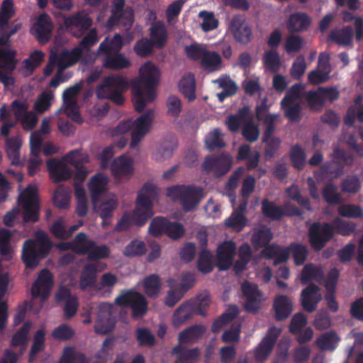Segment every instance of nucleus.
I'll return each instance as SVG.
<instances>
[{
    "mask_svg": "<svg viewBox=\"0 0 363 363\" xmlns=\"http://www.w3.org/2000/svg\"><path fill=\"white\" fill-rule=\"evenodd\" d=\"M157 195L156 186L150 182L145 183L138 194L135 208L132 214L125 213L123 215L116 224V230H127L132 224L138 227L145 225L154 214L153 201L157 197Z\"/></svg>",
    "mask_w": 363,
    "mask_h": 363,
    "instance_id": "1",
    "label": "nucleus"
},
{
    "mask_svg": "<svg viewBox=\"0 0 363 363\" xmlns=\"http://www.w3.org/2000/svg\"><path fill=\"white\" fill-rule=\"evenodd\" d=\"M159 79L160 71L152 62L142 65L139 77L132 82V101L136 111L143 112L147 104L155 100V87Z\"/></svg>",
    "mask_w": 363,
    "mask_h": 363,
    "instance_id": "2",
    "label": "nucleus"
},
{
    "mask_svg": "<svg viewBox=\"0 0 363 363\" xmlns=\"http://www.w3.org/2000/svg\"><path fill=\"white\" fill-rule=\"evenodd\" d=\"M356 227L354 223L340 218H335L332 223L314 222L308 228V242L314 252H320L333 239L335 233L350 236Z\"/></svg>",
    "mask_w": 363,
    "mask_h": 363,
    "instance_id": "3",
    "label": "nucleus"
},
{
    "mask_svg": "<svg viewBox=\"0 0 363 363\" xmlns=\"http://www.w3.org/2000/svg\"><path fill=\"white\" fill-rule=\"evenodd\" d=\"M52 242L43 230L35 233V240H26L23 245L21 259L26 268L36 267L40 260L45 258L50 253Z\"/></svg>",
    "mask_w": 363,
    "mask_h": 363,
    "instance_id": "4",
    "label": "nucleus"
},
{
    "mask_svg": "<svg viewBox=\"0 0 363 363\" xmlns=\"http://www.w3.org/2000/svg\"><path fill=\"white\" fill-rule=\"evenodd\" d=\"M332 160L323 163L318 170L314 172V177L318 181H321L326 176L334 179L339 178L345 173V167H350L354 163V157L348 151L336 147L330 154Z\"/></svg>",
    "mask_w": 363,
    "mask_h": 363,
    "instance_id": "5",
    "label": "nucleus"
},
{
    "mask_svg": "<svg viewBox=\"0 0 363 363\" xmlns=\"http://www.w3.org/2000/svg\"><path fill=\"white\" fill-rule=\"evenodd\" d=\"M128 87L129 83L125 77L112 74L106 77L101 84L96 86L95 94L99 99H109L116 105L121 106L125 100L123 94Z\"/></svg>",
    "mask_w": 363,
    "mask_h": 363,
    "instance_id": "6",
    "label": "nucleus"
},
{
    "mask_svg": "<svg viewBox=\"0 0 363 363\" xmlns=\"http://www.w3.org/2000/svg\"><path fill=\"white\" fill-rule=\"evenodd\" d=\"M167 196L180 201L185 211L194 209L203 198V189L194 185H175L167 188Z\"/></svg>",
    "mask_w": 363,
    "mask_h": 363,
    "instance_id": "7",
    "label": "nucleus"
},
{
    "mask_svg": "<svg viewBox=\"0 0 363 363\" xmlns=\"http://www.w3.org/2000/svg\"><path fill=\"white\" fill-rule=\"evenodd\" d=\"M18 205L23 212V221L26 223H35L39 220L40 203L38 189L35 186L28 185L23 191L18 199Z\"/></svg>",
    "mask_w": 363,
    "mask_h": 363,
    "instance_id": "8",
    "label": "nucleus"
},
{
    "mask_svg": "<svg viewBox=\"0 0 363 363\" xmlns=\"http://www.w3.org/2000/svg\"><path fill=\"white\" fill-rule=\"evenodd\" d=\"M134 11L130 6L125 7V0H113L111 9V16L107 21L106 26L113 28L121 24L125 30H129L134 22Z\"/></svg>",
    "mask_w": 363,
    "mask_h": 363,
    "instance_id": "9",
    "label": "nucleus"
},
{
    "mask_svg": "<svg viewBox=\"0 0 363 363\" xmlns=\"http://www.w3.org/2000/svg\"><path fill=\"white\" fill-rule=\"evenodd\" d=\"M115 303L120 306L130 307L134 318H143L147 311V301L145 296L132 289L117 296Z\"/></svg>",
    "mask_w": 363,
    "mask_h": 363,
    "instance_id": "10",
    "label": "nucleus"
},
{
    "mask_svg": "<svg viewBox=\"0 0 363 363\" xmlns=\"http://www.w3.org/2000/svg\"><path fill=\"white\" fill-rule=\"evenodd\" d=\"M240 290L245 311L247 313L258 312L264 301L258 285L245 280L241 284Z\"/></svg>",
    "mask_w": 363,
    "mask_h": 363,
    "instance_id": "11",
    "label": "nucleus"
},
{
    "mask_svg": "<svg viewBox=\"0 0 363 363\" xmlns=\"http://www.w3.org/2000/svg\"><path fill=\"white\" fill-rule=\"evenodd\" d=\"M93 20L89 14L84 11H77L64 18L66 30L75 38H80L89 30Z\"/></svg>",
    "mask_w": 363,
    "mask_h": 363,
    "instance_id": "12",
    "label": "nucleus"
},
{
    "mask_svg": "<svg viewBox=\"0 0 363 363\" xmlns=\"http://www.w3.org/2000/svg\"><path fill=\"white\" fill-rule=\"evenodd\" d=\"M63 160L73 166L75 173L74 179L75 184H82L88 175V170L84 166V163L89 162L88 155H82L78 150L69 152L63 157Z\"/></svg>",
    "mask_w": 363,
    "mask_h": 363,
    "instance_id": "13",
    "label": "nucleus"
},
{
    "mask_svg": "<svg viewBox=\"0 0 363 363\" xmlns=\"http://www.w3.org/2000/svg\"><path fill=\"white\" fill-rule=\"evenodd\" d=\"M229 28L235 40L241 44L247 45L252 39L251 26L247 22L244 15L234 16Z\"/></svg>",
    "mask_w": 363,
    "mask_h": 363,
    "instance_id": "14",
    "label": "nucleus"
},
{
    "mask_svg": "<svg viewBox=\"0 0 363 363\" xmlns=\"http://www.w3.org/2000/svg\"><path fill=\"white\" fill-rule=\"evenodd\" d=\"M232 164L231 157L226 154H221L217 157H207L203 164V170L213 172L217 177L225 175L230 169Z\"/></svg>",
    "mask_w": 363,
    "mask_h": 363,
    "instance_id": "15",
    "label": "nucleus"
},
{
    "mask_svg": "<svg viewBox=\"0 0 363 363\" xmlns=\"http://www.w3.org/2000/svg\"><path fill=\"white\" fill-rule=\"evenodd\" d=\"M53 284V277L48 269H42L32 285L31 294L33 297H40L43 301L46 300L50 293Z\"/></svg>",
    "mask_w": 363,
    "mask_h": 363,
    "instance_id": "16",
    "label": "nucleus"
},
{
    "mask_svg": "<svg viewBox=\"0 0 363 363\" xmlns=\"http://www.w3.org/2000/svg\"><path fill=\"white\" fill-rule=\"evenodd\" d=\"M322 300L320 289L311 283L303 289L301 294V303L304 311L312 313L317 309L318 303Z\"/></svg>",
    "mask_w": 363,
    "mask_h": 363,
    "instance_id": "17",
    "label": "nucleus"
},
{
    "mask_svg": "<svg viewBox=\"0 0 363 363\" xmlns=\"http://www.w3.org/2000/svg\"><path fill=\"white\" fill-rule=\"evenodd\" d=\"M52 30V20L47 13H43L38 17L30 31L40 43L45 44L50 39Z\"/></svg>",
    "mask_w": 363,
    "mask_h": 363,
    "instance_id": "18",
    "label": "nucleus"
},
{
    "mask_svg": "<svg viewBox=\"0 0 363 363\" xmlns=\"http://www.w3.org/2000/svg\"><path fill=\"white\" fill-rule=\"evenodd\" d=\"M235 249V244L233 241L224 242L218 246L216 266L219 271H225L230 267L233 262Z\"/></svg>",
    "mask_w": 363,
    "mask_h": 363,
    "instance_id": "19",
    "label": "nucleus"
},
{
    "mask_svg": "<svg viewBox=\"0 0 363 363\" xmlns=\"http://www.w3.org/2000/svg\"><path fill=\"white\" fill-rule=\"evenodd\" d=\"M80 48H73L71 50H64L60 53L52 52V60L57 62V69L63 72L65 69L76 64L82 57Z\"/></svg>",
    "mask_w": 363,
    "mask_h": 363,
    "instance_id": "20",
    "label": "nucleus"
},
{
    "mask_svg": "<svg viewBox=\"0 0 363 363\" xmlns=\"http://www.w3.org/2000/svg\"><path fill=\"white\" fill-rule=\"evenodd\" d=\"M107 184V177L101 173H97L89 181L88 187L91 193L94 210L96 208L100 196L106 191Z\"/></svg>",
    "mask_w": 363,
    "mask_h": 363,
    "instance_id": "21",
    "label": "nucleus"
},
{
    "mask_svg": "<svg viewBox=\"0 0 363 363\" xmlns=\"http://www.w3.org/2000/svg\"><path fill=\"white\" fill-rule=\"evenodd\" d=\"M311 25V18L303 12H296L291 14L286 21V28L291 33L306 31Z\"/></svg>",
    "mask_w": 363,
    "mask_h": 363,
    "instance_id": "22",
    "label": "nucleus"
},
{
    "mask_svg": "<svg viewBox=\"0 0 363 363\" xmlns=\"http://www.w3.org/2000/svg\"><path fill=\"white\" fill-rule=\"evenodd\" d=\"M47 167L54 182L58 183L69 179L73 172L61 161L52 158L47 162Z\"/></svg>",
    "mask_w": 363,
    "mask_h": 363,
    "instance_id": "23",
    "label": "nucleus"
},
{
    "mask_svg": "<svg viewBox=\"0 0 363 363\" xmlns=\"http://www.w3.org/2000/svg\"><path fill=\"white\" fill-rule=\"evenodd\" d=\"M273 308L276 320L281 321L286 319L293 311V303L291 298L285 295H279L274 298Z\"/></svg>",
    "mask_w": 363,
    "mask_h": 363,
    "instance_id": "24",
    "label": "nucleus"
},
{
    "mask_svg": "<svg viewBox=\"0 0 363 363\" xmlns=\"http://www.w3.org/2000/svg\"><path fill=\"white\" fill-rule=\"evenodd\" d=\"M8 37L0 35V62H2L1 67L9 73L13 72L16 67L17 61L15 59L16 51L3 48L7 45Z\"/></svg>",
    "mask_w": 363,
    "mask_h": 363,
    "instance_id": "25",
    "label": "nucleus"
},
{
    "mask_svg": "<svg viewBox=\"0 0 363 363\" xmlns=\"http://www.w3.org/2000/svg\"><path fill=\"white\" fill-rule=\"evenodd\" d=\"M354 31L351 26H344L342 28H333L328 36V41L335 43L340 45H350L352 42Z\"/></svg>",
    "mask_w": 363,
    "mask_h": 363,
    "instance_id": "26",
    "label": "nucleus"
},
{
    "mask_svg": "<svg viewBox=\"0 0 363 363\" xmlns=\"http://www.w3.org/2000/svg\"><path fill=\"white\" fill-rule=\"evenodd\" d=\"M132 160L125 157L120 156L115 159L111 164V170L116 178L130 177L133 172Z\"/></svg>",
    "mask_w": 363,
    "mask_h": 363,
    "instance_id": "27",
    "label": "nucleus"
},
{
    "mask_svg": "<svg viewBox=\"0 0 363 363\" xmlns=\"http://www.w3.org/2000/svg\"><path fill=\"white\" fill-rule=\"evenodd\" d=\"M178 88L180 93L189 102L196 99V79L192 73L189 72L183 75L178 83Z\"/></svg>",
    "mask_w": 363,
    "mask_h": 363,
    "instance_id": "28",
    "label": "nucleus"
},
{
    "mask_svg": "<svg viewBox=\"0 0 363 363\" xmlns=\"http://www.w3.org/2000/svg\"><path fill=\"white\" fill-rule=\"evenodd\" d=\"M149 31L150 39L155 44V47L164 48L168 40V33L164 23L162 21H158L150 26Z\"/></svg>",
    "mask_w": 363,
    "mask_h": 363,
    "instance_id": "29",
    "label": "nucleus"
},
{
    "mask_svg": "<svg viewBox=\"0 0 363 363\" xmlns=\"http://www.w3.org/2000/svg\"><path fill=\"white\" fill-rule=\"evenodd\" d=\"M81 255H87L90 260H98L109 257L110 250L106 245H96L95 242L89 240L87 247L82 250Z\"/></svg>",
    "mask_w": 363,
    "mask_h": 363,
    "instance_id": "30",
    "label": "nucleus"
},
{
    "mask_svg": "<svg viewBox=\"0 0 363 363\" xmlns=\"http://www.w3.org/2000/svg\"><path fill=\"white\" fill-rule=\"evenodd\" d=\"M99 310L101 313H105L104 315L106 319V322H104L101 320V315L99 314L96 323L95 330L97 333L106 335L111 333L113 329V325L110 322L111 316V306L110 304L103 303L100 304Z\"/></svg>",
    "mask_w": 363,
    "mask_h": 363,
    "instance_id": "31",
    "label": "nucleus"
},
{
    "mask_svg": "<svg viewBox=\"0 0 363 363\" xmlns=\"http://www.w3.org/2000/svg\"><path fill=\"white\" fill-rule=\"evenodd\" d=\"M239 314L237 306L231 305L227 311L216 318L211 325V331L213 333H218L226 325L232 322Z\"/></svg>",
    "mask_w": 363,
    "mask_h": 363,
    "instance_id": "32",
    "label": "nucleus"
},
{
    "mask_svg": "<svg viewBox=\"0 0 363 363\" xmlns=\"http://www.w3.org/2000/svg\"><path fill=\"white\" fill-rule=\"evenodd\" d=\"M196 314L189 301L184 302L174 311L172 323L175 327H180Z\"/></svg>",
    "mask_w": 363,
    "mask_h": 363,
    "instance_id": "33",
    "label": "nucleus"
},
{
    "mask_svg": "<svg viewBox=\"0 0 363 363\" xmlns=\"http://www.w3.org/2000/svg\"><path fill=\"white\" fill-rule=\"evenodd\" d=\"M104 67L106 69L119 70L128 68L130 66V62L123 53H116L115 55H107L104 60Z\"/></svg>",
    "mask_w": 363,
    "mask_h": 363,
    "instance_id": "34",
    "label": "nucleus"
},
{
    "mask_svg": "<svg viewBox=\"0 0 363 363\" xmlns=\"http://www.w3.org/2000/svg\"><path fill=\"white\" fill-rule=\"evenodd\" d=\"M206 328L202 325H194L182 330L179 335V341L182 343H188L197 340L203 335Z\"/></svg>",
    "mask_w": 363,
    "mask_h": 363,
    "instance_id": "35",
    "label": "nucleus"
},
{
    "mask_svg": "<svg viewBox=\"0 0 363 363\" xmlns=\"http://www.w3.org/2000/svg\"><path fill=\"white\" fill-rule=\"evenodd\" d=\"M172 352L174 354L179 355L175 363H194L199 355V350L198 348L186 350L181 345L175 346L172 350Z\"/></svg>",
    "mask_w": 363,
    "mask_h": 363,
    "instance_id": "36",
    "label": "nucleus"
},
{
    "mask_svg": "<svg viewBox=\"0 0 363 363\" xmlns=\"http://www.w3.org/2000/svg\"><path fill=\"white\" fill-rule=\"evenodd\" d=\"M123 46V40L120 34H115L109 39L106 38L99 45L98 48L99 53L105 55L111 54L112 52H118Z\"/></svg>",
    "mask_w": 363,
    "mask_h": 363,
    "instance_id": "37",
    "label": "nucleus"
},
{
    "mask_svg": "<svg viewBox=\"0 0 363 363\" xmlns=\"http://www.w3.org/2000/svg\"><path fill=\"white\" fill-rule=\"evenodd\" d=\"M96 277V267L94 264H87L82 269L79 278V287L82 290L94 285Z\"/></svg>",
    "mask_w": 363,
    "mask_h": 363,
    "instance_id": "38",
    "label": "nucleus"
},
{
    "mask_svg": "<svg viewBox=\"0 0 363 363\" xmlns=\"http://www.w3.org/2000/svg\"><path fill=\"white\" fill-rule=\"evenodd\" d=\"M281 108L284 112V116L292 122L299 121L301 119V106L298 101H281Z\"/></svg>",
    "mask_w": 363,
    "mask_h": 363,
    "instance_id": "39",
    "label": "nucleus"
},
{
    "mask_svg": "<svg viewBox=\"0 0 363 363\" xmlns=\"http://www.w3.org/2000/svg\"><path fill=\"white\" fill-rule=\"evenodd\" d=\"M21 140L17 137L11 138L6 140V154L13 165L20 163V148Z\"/></svg>",
    "mask_w": 363,
    "mask_h": 363,
    "instance_id": "40",
    "label": "nucleus"
},
{
    "mask_svg": "<svg viewBox=\"0 0 363 363\" xmlns=\"http://www.w3.org/2000/svg\"><path fill=\"white\" fill-rule=\"evenodd\" d=\"M175 148L176 143L174 140L163 141L157 145V150L153 155V157L156 161L162 162L164 160L169 159L172 156Z\"/></svg>",
    "mask_w": 363,
    "mask_h": 363,
    "instance_id": "41",
    "label": "nucleus"
},
{
    "mask_svg": "<svg viewBox=\"0 0 363 363\" xmlns=\"http://www.w3.org/2000/svg\"><path fill=\"white\" fill-rule=\"evenodd\" d=\"M262 212L266 218L274 220H279L283 218V207L276 206L267 199L262 201Z\"/></svg>",
    "mask_w": 363,
    "mask_h": 363,
    "instance_id": "42",
    "label": "nucleus"
},
{
    "mask_svg": "<svg viewBox=\"0 0 363 363\" xmlns=\"http://www.w3.org/2000/svg\"><path fill=\"white\" fill-rule=\"evenodd\" d=\"M203 67L211 72L218 70L221 64V57L216 52H211L208 50L203 54L201 60Z\"/></svg>",
    "mask_w": 363,
    "mask_h": 363,
    "instance_id": "43",
    "label": "nucleus"
},
{
    "mask_svg": "<svg viewBox=\"0 0 363 363\" xmlns=\"http://www.w3.org/2000/svg\"><path fill=\"white\" fill-rule=\"evenodd\" d=\"M339 338L333 332L326 333L316 339L315 345L321 350L333 351L336 347Z\"/></svg>",
    "mask_w": 363,
    "mask_h": 363,
    "instance_id": "44",
    "label": "nucleus"
},
{
    "mask_svg": "<svg viewBox=\"0 0 363 363\" xmlns=\"http://www.w3.org/2000/svg\"><path fill=\"white\" fill-rule=\"evenodd\" d=\"M196 314L205 316L210 302V295L208 293L199 294L194 299L189 300Z\"/></svg>",
    "mask_w": 363,
    "mask_h": 363,
    "instance_id": "45",
    "label": "nucleus"
},
{
    "mask_svg": "<svg viewBox=\"0 0 363 363\" xmlns=\"http://www.w3.org/2000/svg\"><path fill=\"white\" fill-rule=\"evenodd\" d=\"M289 157L292 166L298 169L301 170L306 164V155L305 150L300 145H294L289 152Z\"/></svg>",
    "mask_w": 363,
    "mask_h": 363,
    "instance_id": "46",
    "label": "nucleus"
},
{
    "mask_svg": "<svg viewBox=\"0 0 363 363\" xmlns=\"http://www.w3.org/2000/svg\"><path fill=\"white\" fill-rule=\"evenodd\" d=\"M262 62L265 68L271 72L274 73L280 69V57L275 50H270L265 52L263 55Z\"/></svg>",
    "mask_w": 363,
    "mask_h": 363,
    "instance_id": "47",
    "label": "nucleus"
},
{
    "mask_svg": "<svg viewBox=\"0 0 363 363\" xmlns=\"http://www.w3.org/2000/svg\"><path fill=\"white\" fill-rule=\"evenodd\" d=\"M153 117V111L148 110L147 112L139 116L136 120L133 121V130L146 135L151 126Z\"/></svg>",
    "mask_w": 363,
    "mask_h": 363,
    "instance_id": "48",
    "label": "nucleus"
},
{
    "mask_svg": "<svg viewBox=\"0 0 363 363\" xmlns=\"http://www.w3.org/2000/svg\"><path fill=\"white\" fill-rule=\"evenodd\" d=\"M161 288V281L158 275L152 274L144 280V291L149 297L158 296Z\"/></svg>",
    "mask_w": 363,
    "mask_h": 363,
    "instance_id": "49",
    "label": "nucleus"
},
{
    "mask_svg": "<svg viewBox=\"0 0 363 363\" xmlns=\"http://www.w3.org/2000/svg\"><path fill=\"white\" fill-rule=\"evenodd\" d=\"M290 254H292L294 263L302 265L307 259L308 250L307 247L301 243L291 242L289 244Z\"/></svg>",
    "mask_w": 363,
    "mask_h": 363,
    "instance_id": "50",
    "label": "nucleus"
},
{
    "mask_svg": "<svg viewBox=\"0 0 363 363\" xmlns=\"http://www.w3.org/2000/svg\"><path fill=\"white\" fill-rule=\"evenodd\" d=\"M323 277L322 269L313 264H306L301 274L302 284H307L311 280H318Z\"/></svg>",
    "mask_w": 363,
    "mask_h": 363,
    "instance_id": "51",
    "label": "nucleus"
},
{
    "mask_svg": "<svg viewBox=\"0 0 363 363\" xmlns=\"http://www.w3.org/2000/svg\"><path fill=\"white\" fill-rule=\"evenodd\" d=\"M70 194L63 186L57 188L53 194V203L60 209H67L69 207Z\"/></svg>",
    "mask_w": 363,
    "mask_h": 363,
    "instance_id": "52",
    "label": "nucleus"
},
{
    "mask_svg": "<svg viewBox=\"0 0 363 363\" xmlns=\"http://www.w3.org/2000/svg\"><path fill=\"white\" fill-rule=\"evenodd\" d=\"M197 267L199 271L203 274L212 272L213 269V255L207 249L201 250L198 258Z\"/></svg>",
    "mask_w": 363,
    "mask_h": 363,
    "instance_id": "53",
    "label": "nucleus"
},
{
    "mask_svg": "<svg viewBox=\"0 0 363 363\" xmlns=\"http://www.w3.org/2000/svg\"><path fill=\"white\" fill-rule=\"evenodd\" d=\"M323 197L328 204H340L342 202L341 195L337 192V189L333 183H327L322 191Z\"/></svg>",
    "mask_w": 363,
    "mask_h": 363,
    "instance_id": "54",
    "label": "nucleus"
},
{
    "mask_svg": "<svg viewBox=\"0 0 363 363\" xmlns=\"http://www.w3.org/2000/svg\"><path fill=\"white\" fill-rule=\"evenodd\" d=\"M59 363H87L86 356L73 347H66Z\"/></svg>",
    "mask_w": 363,
    "mask_h": 363,
    "instance_id": "55",
    "label": "nucleus"
},
{
    "mask_svg": "<svg viewBox=\"0 0 363 363\" xmlns=\"http://www.w3.org/2000/svg\"><path fill=\"white\" fill-rule=\"evenodd\" d=\"M273 238L271 230L267 228L255 231L252 236V242L254 246L261 247L269 244Z\"/></svg>",
    "mask_w": 363,
    "mask_h": 363,
    "instance_id": "56",
    "label": "nucleus"
},
{
    "mask_svg": "<svg viewBox=\"0 0 363 363\" xmlns=\"http://www.w3.org/2000/svg\"><path fill=\"white\" fill-rule=\"evenodd\" d=\"M169 220L162 216L154 218L150 223L148 230L153 237L165 235Z\"/></svg>",
    "mask_w": 363,
    "mask_h": 363,
    "instance_id": "57",
    "label": "nucleus"
},
{
    "mask_svg": "<svg viewBox=\"0 0 363 363\" xmlns=\"http://www.w3.org/2000/svg\"><path fill=\"white\" fill-rule=\"evenodd\" d=\"M340 216L347 218H363V209L355 204H343L337 208Z\"/></svg>",
    "mask_w": 363,
    "mask_h": 363,
    "instance_id": "58",
    "label": "nucleus"
},
{
    "mask_svg": "<svg viewBox=\"0 0 363 363\" xmlns=\"http://www.w3.org/2000/svg\"><path fill=\"white\" fill-rule=\"evenodd\" d=\"M98 205L99 202L97 203L96 208L94 211L98 213L99 216L104 220L112 216L113 211L118 207V202L116 199H111L102 202L99 206H98Z\"/></svg>",
    "mask_w": 363,
    "mask_h": 363,
    "instance_id": "59",
    "label": "nucleus"
},
{
    "mask_svg": "<svg viewBox=\"0 0 363 363\" xmlns=\"http://www.w3.org/2000/svg\"><path fill=\"white\" fill-rule=\"evenodd\" d=\"M247 219L243 213L233 212L225 221V225L235 231H241L247 225Z\"/></svg>",
    "mask_w": 363,
    "mask_h": 363,
    "instance_id": "60",
    "label": "nucleus"
},
{
    "mask_svg": "<svg viewBox=\"0 0 363 363\" xmlns=\"http://www.w3.org/2000/svg\"><path fill=\"white\" fill-rule=\"evenodd\" d=\"M274 347L272 343L268 342L267 340L262 339L254 351V357L257 362H262L266 360Z\"/></svg>",
    "mask_w": 363,
    "mask_h": 363,
    "instance_id": "61",
    "label": "nucleus"
},
{
    "mask_svg": "<svg viewBox=\"0 0 363 363\" xmlns=\"http://www.w3.org/2000/svg\"><path fill=\"white\" fill-rule=\"evenodd\" d=\"M145 252L146 247L144 242L133 240L125 246L123 250V255L125 257H133L143 255Z\"/></svg>",
    "mask_w": 363,
    "mask_h": 363,
    "instance_id": "62",
    "label": "nucleus"
},
{
    "mask_svg": "<svg viewBox=\"0 0 363 363\" xmlns=\"http://www.w3.org/2000/svg\"><path fill=\"white\" fill-rule=\"evenodd\" d=\"M321 94L319 92V89L316 90H310L305 94V99L309 108L315 111H320L324 106Z\"/></svg>",
    "mask_w": 363,
    "mask_h": 363,
    "instance_id": "63",
    "label": "nucleus"
},
{
    "mask_svg": "<svg viewBox=\"0 0 363 363\" xmlns=\"http://www.w3.org/2000/svg\"><path fill=\"white\" fill-rule=\"evenodd\" d=\"M13 0H4L0 10V28L6 26L9 21L14 15Z\"/></svg>",
    "mask_w": 363,
    "mask_h": 363,
    "instance_id": "64",
    "label": "nucleus"
}]
</instances>
